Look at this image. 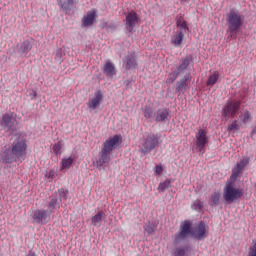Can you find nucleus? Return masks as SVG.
<instances>
[{"instance_id":"12","label":"nucleus","mask_w":256,"mask_h":256,"mask_svg":"<svg viewBox=\"0 0 256 256\" xmlns=\"http://www.w3.org/2000/svg\"><path fill=\"white\" fill-rule=\"evenodd\" d=\"M209 143V137L207 136V130L198 128L196 133V146L199 151H203L205 146Z\"/></svg>"},{"instance_id":"19","label":"nucleus","mask_w":256,"mask_h":256,"mask_svg":"<svg viewBox=\"0 0 256 256\" xmlns=\"http://www.w3.org/2000/svg\"><path fill=\"white\" fill-rule=\"evenodd\" d=\"M102 72L107 77H114L117 75V71L115 70V64L111 61H107L104 66L102 67Z\"/></svg>"},{"instance_id":"22","label":"nucleus","mask_w":256,"mask_h":256,"mask_svg":"<svg viewBox=\"0 0 256 256\" xmlns=\"http://www.w3.org/2000/svg\"><path fill=\"white\" fill-rule=\"evenodd\" d=\"M191 63H193V58H191V56L181 59L176 71L181 75V73H183V71H186Z\"/></svg>"},{"instance_id":"34","label":"nucleus","mask_w":256,"mask_h":256,"mask_svg":"<svg viewBox=\"0 0 256 256\" xmlns=\"http://www.w3.org/2000/svg\"><path fill=\"white\" fill-rule=\"evenodd\" d=\"M144 231L148 233V235H152V233H155V225L148 224L144 226Z\"/></svg>"},{"instance_id":"37","label":"nucleus","mask_w":256,"mask_h":256,"mask_svg":"<svg viewBox=\"0 0 256 256\" xmlns=\"http://www.w3.org/2000/svg\"><path fill=\"white\" fill-rule=\"evenodd\" d=\"M174 256H185V249L183 248H178L174 252Z\"/></svg>"},{"instance_id":"42","label":"nucleus","mask_w":256,"mask_h":256,"mask_svg":"<svg viewBox=\"0 0 256 256\" xmlns=\"http://www.w3.org/2000/svg\"><path fill=\"white\" fill-rule=\"evenodd\" d=\"M252 133H256V130L254 129V130H252Z\"/></svg>"},{"instance_id":"40","label":"nucleus","mask_w":256,"mask_h":256,"mask_svg":"<svg viewBox=\"0 0 256 256\" xmlns=\"http://www.w3.org/2000/svg\"><path fill=\"white\" fill-rule=\"evenodd\" d=\"M144 117H146V119H150L151 113L149 111H145L144 112Z\"/></svg>"},{"instance_id":"39","label":"nucleus","mask_w":256,"mask_h":256,"mask_svg":"<svg viewBox=\"0 0 256 256\" xmlns=\"http://www.w3.org/2000/svg\"><path fill=\"white\" fill-rule=\"evenodd\" d=\"M194 209H196V211H201V204L199 202H195L193 204Z\"/></svg>"},{"instance_id":"11","label":"nucleus","mask_w":256,"mask_h":256,"mask_svg":"<svg viewBox=\"0 0 256 256\" xmlns=\"http://www.w3.org/2000/svg\"><path fill=\"white\" fill-rule=\"evenodd\" d=\"M247 165H249V158H247V157L242 158L236 164V166L232 169V174L230 176V180L237 181V179L239 178V175H241V173H243V170L245 169V167H247Z\"/></svg>"},{"instance_id":"24","label":"nucleus","mask_w":256,"mask_h":256,"mask_svg":"<svg viewBox=\"0 0 256 256\" xmlns=\"http://www.w3.org/2000/svg\"><path fill=\"white\" fill-rule=\"evenodd\" d=\"M167 117H169V110L167 108L159 109L156 112V121L158 123L165 121V119H167Z\"/></svg>"},{"instance_id":"18","label":"nucleus","mask_w":256,"mask_h":256,"mask_svg":"<svg viewBox=\"0 0 256 256\" xmlns=\"http://www.w3.org/2000/svg\"><path fill=\"white\" fill-rule=\"evenodd\" d=\"M183 39H185V32L183 30H177L171 37V43L174 47H181Z\"/></svg>"},{"instance_id":"20","label":"nucleus","mask_w":256,"mask_h":256,"mask_svg":"<svg viewBox=\"0 0 256 256\" xmlns=\"http://www.w3.org/2000/svg\"><path fill=\"white\" fill-rule=\"evenodd\" d=\"M110 156H111V152L104 150V148H102V150L100 152V157L96 161V165L98 167H103V165H105V163H109V161L111 160Z\"/></svg>"},{"instance_id":"9","label":"nucleus","mask_w":256,"mask_h":256,"mask_svg":"<svg viewBox=\"0 0 256 256\" xmlns=\"http://www.w3.org/2000/svg\"><path fill=\"white\" fill-rule=\"evenodd\" d=\"M139 21H141V18L139 17V14L135 11H130L126 14V23L125 27L129 33H133V29L139 25Z\"/></svg>"},{"instance_id":"17","label":"nucleus","mask_w":256,"mask_h":256,"mask_svg":"<svg viewBox=\"0 0 256 256\" xmlns=\"http://www.w3.org/2000/svg\"><path fill=\"white\" fill-rule=\"evenodd\" d=\"M101 101H103V94L101 93V90H98L94 93V97L90 98L88 101L89 109H97V107L101 105Z\"/></svg>"},{"instance_id":"26","label":"nucleus","mask_w":256,"mask_h":256,"mask_svg":"<svg viewBox=\"0 0 256 256\" xmlns=\"http://www.w3.org/2000/svg\"><path fill=\"white\" fill-rule=\"evenodd\" d=\"M220 199H221V194H219V192H214L213 194H211L208 202L210 207H215V205H218Z\"/></svg>"},{"instance_id":"16","label":"nucleus","mask_w":256,"mask_h":256,"mask_svg":"<svg viewBox=\"0 0 256 256\" xmlns=\"http://www.w3.org/2000/svg\"><path fill=\"white\" fill-rule=\"evenodd\" d=\"M97 18V12L95 10H89L85 16L82 17V27H91L95 23Z\"/></svg>"},{"instance_id":"25","label":"nucleus","mask_w":256,"mask_h":256,"mask_svg":"<svg viewBox=\"0 0 256 256\" xmlns=\"http://www.w3.org/2000/svg\"><path fill=\"white\" fill-rule=\"evenodd\" d=\"M74 162L75 159H73L72 157L63 158L60 167L61 171L65 169H71V165H73Z\"/></svg>"},{"instance_id":"28","label":"nucleus","mask_w":256,"mask_h":256,"mask_svg":"<svg viewBox=\"0 0 256 256\" xmlns=\"http://www.w3.org/2000/svg\"><path fill=\"white\" fill-rule=\"evenodd\" d=\"M58 5L63 11H69L73 7V0H58Z\"/></svg>"},{"instance_id":"7","label":"nucleus","mask_w":256,"mask_h":256,"mask_svg":"<svg viewBox=\"0 0 256 256\" xmlns=\"http://www.w3.org/2000/svg\"><path fill=\"white\" fill-rule=\"evenodd\" d=\"M51 213H53V210H36L32 215L33 223H37L38 225H47V223L51 221Z\"/></svg>"},{"instance_id":"32","label":"nucleus","mask_w":256,"mask_h":256,"mask_svg":"<svg viewBox=\"0 0 256 256\" xmlns=\"http://www.w3.org/2000/svg\"><path fill=\"white\" fill-rule=\"evenodd\" d=\"M22 49H23L24 53H29V51H31V49H33V44H31V42H29V40H26L22 44Z\"/></svg>"},{"instance_id":"8","label":"nucleus","mask_w":256,"mask_h":256,"mask_svg":"<svg viewBox=\"0 0 256 256\" xmlns=\"http://www.w3.org/2000/svg\"><path fill=\"white\" fill-rule=\"evenodd\" d=\"M192 235L194 239H197L198 241H203V239H207V237H209V226H207L204 221H200L192 229Z\"/></svg>"},{"instance_id":"6","label":"nucleus","mask_w":256,"mask_h":256,"mask_svg":"<svg viewBox=\"0 0 256 256\" xmlns=\"http://www.w3.org/2000/svg\"><path fill=\"white\" fill-rule=\"evenodd\" d=\"M16 125L17 118H15V115L13 113H5L2 116V120L0 121V127L6 133H15V131H17V128L15 127Z\"/></svg>"},{"instance_id":"1","label":"nucleus","mask_w":256,"mask_h":256,"mask_svg":"<svg viewBox=\"0 0 256 256\" xmlns=\"http://www.w3.org/2000/svg\"><path fill=\"white\" fill-rule=\"evenodd\" d=\"M27 157V140L18 137L14 139L11 146L5 145L0 153L2 163H17L25 161Z\"/></svg>"},{"instance_id":"10","label":"nucleus","mask_w":256,"mask_h":256,"mask_svg":"<svg viewBox=\"0 0 256 256\" xmlns=\"http://www.w3.org/2000/svg\"><path fill=\"white\" fill-rule=\"evenodd\" d=\"M123 141V136L116 134L112 138H108L104 143H103V148L105 151H108L109 153L113 152V149L115 147H119Z\"/></svg>"},{"instance_id":"13","label":"nucleus","mask_w":256,"mask_h":256,"mask_svg":"<svg viewBox=\"0 0 256 256\" xmlns=\"http://www.w3.org/2000/svg\"><path fill=\"white\" fill-rule=\"evenodd\" d=\"M158 145H159V138L155 136V134H152L145 139L143 143L142 153L144 154L151 153L152 149H155Z\"/></svg>"},{"instance_id":"33","label":"nucleus","mask_w":256,"mask_h":256,"mask_svg":"<svg viewBox=\"0 0 256 256\" xmlns=\"http://www.w3.org/2000/svg\"><path fill=\"white\" fill-rule=\"evenodd\" d=\"M56 207L59 208L58 200H57V198H52L51 201L48 203V208L53 213V209H55Z\"/></svg>"},{"instance_id":"31","label":"nucleus","mask_w":256,"mask_h":256,"mask_svg":"<svg viewBox=\"0 0 256 256\" xmlns=\"http://www.w3.org/2000/svg\"><path fill=\"white\" fill-rule=\"evenodd\" d=\"M179 72L176 70L168 75V78L166 79V83L171 85L172 83H175L177 80V77H179Z\"/></svg>"},{"instance_id":"27","label":"nucleus","mask_w":256,"mask_h":256,"mask_svg":"<svg viewBox=\"0 0 256 256\" xmlns=\"http://www.w3.org/2000/svg\"><path fill=\"white\" fill-rule=\"evenodd\" d=\"M217 81H219V72L215 71L213 74H211L208 77L206 85L208 87H213V85H215L217 83Z\"/></svg>"},{"instance_id":"2","label":"nucleus","mask_w":256,"mask_h":256,"mask_svg":"<svg viewBox=\"0 0 256 256\" xmlns=\"http://www.w3.org/2000/svg\"><path fill=\"white\" fill-rule=\"evenodd\" d=\"M243 23H245V16L236 9H231L227 14V25L228 33H230L233 39L237 37V33L243 27Z\"/></svg>"},{"instance_id":"38","label":"nucleus","mask_w":256,"mask_h":256,"mask_svg":"<svg viewBox=\"0 0 256 256\" xmlns=\"http://www.w3.org/2000/svg\"><path fill=\"white\" fill-rule=\"evenodd\" d=\"M155 173H156V175H161L163 173V166L156 165L155 166Z\"/></svg>"},{"instance_id":"36","label":"nucleus","mask_w":256,"mask_h":256,"mask_svg":"<svg viewBox=\"0 0 256 256\" xmlns=\"http://www.w3.org/2000/svg\"><path fill=\"white\" fill-rule=\"evenodd\" d=\"M53 152L55 155H61V144H55L53 146Z\"/></svg>"},{"instance_id":"30","label":"nucleus","mask_w":256,"mask_h":256,"mask_svg":"<svg viewBox=\"0 0 256 256\" xmlns=\"http://www.w3.org/2000/svg\"><path fill=\"white\" fill-rule=\"evenodd\" d=\"M176 26L180 28L178 31H183V33H187V21H185L183 18H180L176 21Z\"/></svg>"},{"instance_id":"23","label":"nucleus","mask_w":256,"mask_h":256,"mask_svg":"<svg viewBox=\"0 0 256 256\" xmlns=\"http://www.w3.org/2000/svg\"><path fill=\"white\" fill-rule=\"evenodd\" d=\"M105 217H107V214H105L103 210H100L95 216L92 217V224L95 227H101V222L103 219H105Z\"/></svg>"},{"instance_id":"15","label":"nucleus","mask_w":256,"mask_h":256,"mask_svg":"<svg viewBox=\"0 0 256 256\" xmlns=\"http://www.w3.org/2000/svg\"><path fill=\"white\" fill-rule=\"evenodd\" d=\"M191 233V223L189 221H184L180 226V233L175 235V241H183Z\"/></svg>"},{"instance_id":"35","label":"nucleus","mask_w":256,"mask_h":256,"mask_svg":"<svg viewBox=\"0 0 256 256\" xmlns=\"http://www.w3.org/2000/svg\"><path fill=\"white\" fill-rule=\"evenodd\" d=\"M46 179H48L50 182L53 181V179H55V170H50L47 174H46Z\"/></svg>"},{"instance_id":"4","label":"nucleus","mask_w":256,"mask_h":256,"mask_svg":"<svg viewBox=\"0 0 256 256\" xmlns=\"http://www.w3.org/2000/svg\"><path fill=\"white\" fill-rule=\"evenodd\" d=\"M252 119L253 116H251V112L249 110H242L239 114L238 120H234L228 125V131H239L243 125L246 126L250 121H252Z\"/></svg>"},{"instance_id":"21","label":"nucleus","mask_w":256,"mask_h":256,"mask_svg":"<svg viewBox=\"0 0 256 256\" xmlns=\"http://www.w3.org/2000/svg\"><path fill=\"white\" fill-rule=\"evenodd\" d=\"M191 83V73L186 74L180 81L177 82L178 91H186Z\"/></svg>"},{"instance_id":"5","label":"nucleus","mask_w":256,"mask_h":256,"mask_svg":"<svg viewBox=\"0 0 256 256\" xmlns=\"http://www.w3.org/2000/svg\"><path fill=\"white\" fill-rule=\"evenodd\" d=\"M239 109H241V101H229L222 108V117H224L226 121L233 119L235 118V115L239 113Z\"/></svg>"},{"instance_id":"29","label":"nucleus","mask_w":256,"mask_h":256,"mask_svg":"<svg viewBox=\"0 0 256 256\" xmlns=\"http://www.w3.org/2000/svg\"><path fill=\"white\" fill-rule=\"evenodd\" d=\"M169 187H171V179H166L159 184L158 191H160V193H165Z\"/></svg>"},{"instance_id":"41","label":"nucleus","mask_w":256,"mask_h":256,"mask_svg":"<svg viewBox=\"0 0 256 256\" xmlns=\"http://www.w3.org/2000/svg\"><path fill=\"white\" fill-rule=\"evenodd\" d=\"M183 1H185L186 3H189L190 0H183Z\"/></svg>"},{"instance_id":"3","label":"nucleus","mask_w":256,"mask_h":256,"mask_svg":"<svg viewBox=\"0 0 256 256\" xmlns=\"http://www.w3.org/2000/svg\"><path fill=\"white\" fill-rule=\"evenodd\" d=\"M243 197V188L237 187L235 181L231 180L226 183L223 189V199L226 203H235Z\"/></svg>"},{"instance_id":"14","label":"nucleus","mask_w":256,"mask_h":256,"mask_svg":"<svg viewBox=\"0 0 256 256\" xmlns=\"http://www.w3.org/2000/svg\"><path fill=\"white\" fill-rule=\"evenodd\" d=\"M123 67L126 71L137 67V57L135 56V52H130L123 58Z\"/></svg>"}]
</instances>
